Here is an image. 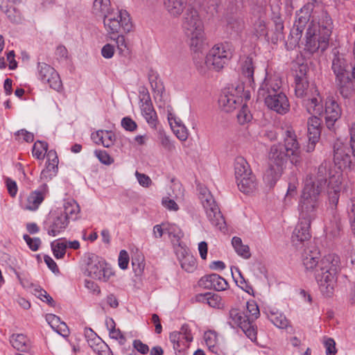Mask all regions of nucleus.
Listing matches in <instances>:
<instances>
[{"instance_id": "nucleus-1", "label": "nucleus", "mask_w": 355, "mask_h": 355, "mask_svg": "<svg viewBox=\"0 0 355 355\" xmlns=\"http://www.w3.org/2000/svg\"><path fill=\"white\" fill-rule=\"evenodd\" d=\"M327 183L329 204L336 207L341 191V173L330 171L324 162L318 166L315 175L306 177L297 206L300 220L312 222L317 218L321 193Z\"/></svg>"}, {"instance_id": "nucleus-2", "label": "nucleus", "mask_w": 355, "mask_h": 355, "mask_svg": "<svg viewBox=\"0 0 355 355\" xmlns=\"http://www.w3.org/2000/svg\"><path fill=\"white\" fill-rule=\"evenodd\" d=\"M318 250L305 249L302 262L306 271L314 272L315 279L321 292L329 296L332 294L336 283L337 275L340 270V257L329 254L319 261Z\"/></svg>"}, {"instance_id": "nucleus-3", "label": "nucleus", "mask_w": 355, "mask_h": 355, "mask_svg": "<svg viewBox=\"0 0 355 355\" xmlns=\"http://www.w3.org/2000/svg\"><path fill=\"white\" fill-rule=\"evenodd\" d=\"M310 17L309 6H305L297 12L294 26L290 32L291 42L294 44H298L306 28L305 49L311 53L319 49L322 52L327 49L329 40L317 33L318 27L314 24V19L310 21Z\"/></svg>"}, {"instance_id": "nucleus-4", "label": "nucleus", "mask_w": 355, "mask_h": 355, "mask_svg": "<svg viewBox=\"0 0 355 355\" xmlns=\"http://www.w3.org/2000/svg\"><path fill=\"white\" fill-rule=\"evenodd\" d=\"M200 51L194 52L193 62L197 70L201 74H207L209 70L219 71L232 59L234 53L233 46L228 42H221L214 45L206 56Z\"/></svg>"}, {"instance_id": "nucleus-5", "label": "nucleus", "mask_w": 355, "mask_h": 355, "mask_svg": "<svg viewBox=\"0 0 355 355\" xmlns=\"http://www.w3.org/2000/svg\"><path fill=\"white\" fill-rule=\"evenodd\" d=\"M110 0H94L92 12L103 17V24L107 34L130 32L132 24L130 15L126 10H121L116 14L112 13Z\"/></svg>"}, {"instance_id": "nucleus-6", "label": "nucleus", "mask_w": 355, "mask_h": 355, "mask_svg": "<svg viewBox=\"0 0 355 355\" xmlns=\"http://www.w3.org/2000/svg\"><path fill=\"white\" fill-rule=\"evenodd\" d=\"M182 28L189 40V45L193 52L204 49L205 44V28L202 19L193 7H189L182 19Z\"/></svg>"}, {"instance_id": "nucleus-7", "label": "nucleus", "mask_w": 355, "mask_h": 355, "mask_svg": "<svg viewBox=\"0 0 355 355\" xmlns=\"http://www.w3.org/2000/svg\"><path fill=\"white\" fill-rule=\"evenodd\" d=\"M295 92L297 97L304 98L303 105L306 111L311 114H321L323 113L322 97L314 85H309L305 73L300 70V75L295 76Z\"/></svg>"}, {"instance_id": "nucleus-8", "label": "nucleus", "mask_w": 355, "mask_h": 355, "mask_svg": "<svg viewBox=\"0 0 355 355\" xmlns=\"http://www.w3.org/2000/svg\"><path fill=\"white\" fill-rule=\"evenodd\" d=\"M289 155L284 151L283 144H277L270 147L268 154V168L263 179L270 186H273L281 177Z\"/></svg>"}, {"instance_id": "nucleus-9", "label": "nucleus", "mask_w": 355, "mask_h": 355, "mask_svg": "<svg viewBox=\"0 0 355 355\" xmlns=\"http://www.w3.org/2000/svg\"><path fill=\"white\" fill-rule=\"evenodd\" d=\"M199 198L211 223L220 231L226 230V223L212 194L205 187H198Z\"/></svg>"}, {"instance_id": "nucleus-10", "label": "nucleus", "mask_w": 355, "mask_h": 355, "mask_svg": "<svg viewBox=\"0 0 355 355\" xmlns=\"http://www.w3.org/2000/svg\"><path fill=\"white\" fill-rule=\"evenodd\" d=\"M333 160L335 167H332L330 162L324 161L321 164H328V168L332 171H340L341 173V180L343 179V170L351 169L352 157L349 155V150L347 146L340 141H336L333 146Z\"/></svg>"}, {"instance_id": "nucleus-11", "label": "nucleus", "mask_w": 355, "mask_h": 355, "mask_svg": "<svg viewBox=\"0 0 355 355\" xmlns=\"http://www.w3.org/2000/svg\"><path fill=\"white\" fill-rule=\"evenodd\" d=\"M37 75L41 82L48 84L54 90L59 91L62 89V84L60 76L51 65L45 62H38Z\"/></svg>"}, {"instance_id": "nucleus-12", "label": "nucleus", "mask_w": 355, "mask_h": 355, "mask_svg": "<svg viewBox=\"0 0 355 355\" xmlns=\"http://www.w3.org/2000/svg\"><path fill=\"white\" fill-rule=\"evenodd\" d=\"M103 259L92 254L88 257L87 271L88 275L95 279L106 282L110 278L112 272L106 268Z\"/></svg>"}, {"instance_id": "nucleus-13", "label": "nucleus", "mask_w": 355, "mask_h": 355, "mask_svg": "<svg viewBox=\"0 0 355 355\" xmlns=\"http://www.w3.org/2000/svg\"><path fill=\"white\" fill-rule=\"evenodd\" d=\"M170 341L177 352L181 353L189 347L193 336L188 324H183L179 331H173L169 335Z\"/></svg>"}, {"instance_id": "nucleus-14", "label": "nucleus", "mask_w": 355, "mask_h": 355, "mask_svg": "<svg viewBox=\"0 0 355 355\" xmlns=\"http://www.w3.org/2000/svg\"><path fill=\"white\" fill-rule=\"evenodd\" d=\"M283 146L285 153L289 155L291 162L295 165L300 164L301 162L300 144L297 140L295 133L292 130H287L285 132Z\"/></svg>"}, {"instance_id": "nucleus-15", "label": "nucleus", "mask_w": 355, "mask_h": 355, "mask_svg": "<svg viewBox=\"0 0 355 355\" xmlns=\"http://www.w3.org/2000/svg\"><path fill=\"white\" fill-rule=\"evenodd\" d=\"M282 81L277 75L266 74L258 90V98L264 99L269 95L281 92Z\"/></svg>"}, {"instance_id": "nucleus-16", "label": "nucleus", "mask_w": 355, "mask_h": 355, "mask_svg": "<svg viewBox=\"0 0 355 355\" xmlns=\"http://www.w3.org/2000/svg\"><path fill=\"white\" fill-rule=\"evenodd\" d=\"M263 100L269 109L278 114H284L289 111L288 99L282 91L275 94L269 95Z\"/></svg>"}, {"instance_id": "nucleus-17", "label": "nucleus", "mask_w": 355, "mask_h": 355, "mask_svg": "<svg viewBox=\"0 0 355 355\" xmlns=\"http://www.w3.org/2000/svg\"><path fill=\"white\" fill-rule=\"evenodd\" d=\"M312 222L306 220H300L292 234V243L296 247L299 248L304 245V242L308 241L311 238L310 227Z\"/></svg>"}, {"instance_id": "nucleus-18", "label": "nucleus", "mask_w": 355, "mask_h": 355, "mask_svg": "<svg viewBox=\"0 0 355 355\" xmlns=\"http://www.w3.org/2000/svg\"><path fill=\"white\" fill-rule=\"evenodd\" d=\"M87 343L93 351L98 355H113L108 345L92 329H85Z\"/></svg>"}, {"instance_id": "nucleus-19", "label": "nucleus", "mask_w": 355, "mask_h": 355, "mask_svg": "<svg viewBox=\"0 0 355 355\" xmlns=\"http://www.w3.org/2000/svg\"><path fill=\"white\" fill-rule=\"evenodd\" d=\"M341 116V109L333 98H327L325 103L324 117L327 127L331 130Z\"/></svg>"}, {"instance_id": "nucleus-20", "label": "nucleus", "mask_w": 355, "mask_h": 355, "mask_svg": "<svg viewBox=\"0 0 355 355\" xmlns=\"http://www.w3.org/2000/svg\"><path fill=\"white\" fill-rule=\"evenodd\" d=\"M199 286L207 289L225 291L228 286L227 281L217 274L205 275L199 280Z\"/></svg>"}, {"instance_id": "nucleus-21", "label": "nucleus", "mask_w": 355, "mask_h": 355, "mask_svg": "<svg viewBox=\"0 0 355 355\" xmlns=\"http://www.w3.org/2000/svg\"><path fill=\"white\" fill-rule=\"evenodd\" d=\"M49 192L46 183L42 184L37 190L33 191L27 198V204L25 209L35 211L38 209Z\"/></svg>"}, {"instance_id": "nucleus-22", "label": "nucleus", "mask_w": 355, "mask_h": 355, "mask_svg": "<svg viewBox=\"0 0 355 355\" xmlns=\"http://www.w3.org/2000/svg\"><path fill=\"white\" fill-rule=\"evenodd\" d=\"M336 207L331 206L332 212L329 221L325 225V232L328 236L336 238L340 236L343 224L340 214L336 211Z\"/></svg>"}, {"instance_id": "nucleus-23", "label": "nucleus", "mask_w": 355, "mask_h": 355, "mask_svg": "<svg viewBox=\"0 0 355 355\" xmlns=\"http://www.w3.org/2000/svg\"><path fill=\"white\" fill-rule=\"evenodd\" d=\"M241 97L235 95L230 89H224L218 99L220 107L226 112L234 110L238 104L240 103Z\"/></svg>"}, {"instance_id": "nucleus-24", "label": "nucleus", "mask_w": 355, "mask_h": 355, "mask_svg": "<svg viewBox=\"0 0 355 355\" xmlns=\"http://www.w3.org/2000/svg\"><path fill=\"white\" fill-rule=\"evenodd\" d=\"M188 0H163V6L172 18H179L187 8Z\"/></svg>"}, {"instance_id": "nucleus-25", "label": "nucleus", "mask_w": 355, "mask_h": 355, "mask_svg": "<svg viewBox=\"0 0 355 355\" xmlns=\"http://www.w3.org/2000/svg\"><path fill=\"white\" fill-rule=\"evenodd\" d=\"M241 71L242 76L245 78L244 83L254 88V65L252 57L245 56L241 58Z\"/></svg>"}, {"instance_id": "nucleus-26", "label": "nucleus", "mask_w": 355, "mask_h": 355, "mask_svg": "<svg viewBox=\"0 0 355 355\" xmlns=\"http://www.w3.org/2000/svg\"><path fill=\"white\" fill-rule=\"evenodd\" d=\"M338 91L345 98H349L355 94V81L349 75L336 79Z\"/></svg>"}, {"instance_id": "nucleus-27", "label": "nucleus", "mask_w": 355, "mask_h": 355, "mask_svg": "<svg viewBox=\"0 0 355 355\" xmlns=\"http://www.w3.org/2000/svg\"><path fill=\"white\" fill-rule=\"evenodd\" d=\"M314 24L318 27L317 33L329 40L333 29V23L330 16L326 12H322L318 21L315 22L314 21Z\"/></svg>"}, {"instance_id": "nucleus-28", "label": "nucleus", "mask_w": 355, "mask_h": 355, "mask_svg": "<svg viewBox=\"0 0 355 355\" xmlns=\"http://www.w3.org/2000/svg\"><path fill=\"white\" fill-rule=\"evenodd\" d=\"M141 111L148 125L152 128H155L157 122V116L149 97H148L145 101L141 102Z\"/></svg>"}, {"instance_id": "nucleus-29", "label": "nucleus", "mask_w": 355, "mask_h": 355, "mask_svg": "<svg viewBox=\"0 0 355 355\" xmlns=\"http://www.w3.org/2000/svg\"><path fill=\"white\" fill-rule=\"evenodd\" d=\"M69 220L66 218V216H62L58 214L53 218L52 222L47 229L48 234L51 236H56L63 232L68 226Z\"/></svg>"}, {"instance_id": "nucleus-30", "label": "nucleus", "mask_w": 355, "mask_h": 355, "mask_svg": "<svg viewBox=\"0 0 355 355\" xmlns=\"http://www.w3.org/2000/svg\"><path fill=\"white\" fill-rule=\"evenodd\" d=\"M196 300L215 309H220L223 306L221 297L214 293L208 292L198 294L196 295Z\"/></svg>"}, {"instance_id": "nucleus-31", "label": "nucleus", "mask_w": 355, "mask_h": 355, "mask_svg": "<svg viewBox=\"0 0 355 355\" xmlns=\"http://www.w3.org/2000/svg\"><path fill=\"white\" fill-rule=\"evenodd\" d=\"M236 182L240 191L245 193L253 192L257 185L256 178L252 173L236 180Z\"/></svg>"}, {"instance_id": "nucleus-32", "label": "nucleus", "mask_w": 355, "mask_h": 355, "mask_svg": "<svg viewBox=\"0 0 355 355\" xmlns=\"http://www.w3.org/2000/svg\"><path fill=\"white\" fill-rule=\"evenodd\" d=\"M250 320L249 318L238 309H232L229 313L228 323L232 327L243 326Z\"/></svg>"}, {"instance_id": "nucleus-33", "label": "nucleus", "mask_w": 355, "mask_h": 355, "mask_svg": "<svg viewBox=\"0 0 355 355\" xmlns=\"http://www.w3.org/2000/svg\"><path fill=\"white\" fill-rule=\"evenodd\" d=\"M267 317L269 320L278 328L285 329L289 324V321L286 316L275 309H271L268 311Z\"/></svg>"}, {"instance_id": "nucleus-34", "label": "nucleus", "mask_w": 355, "mask_h": 355, "mask_svg": "<svg viewBox=\"0 0 355 355\" xmlns=\"http://www.w3.org/2000/svg\"><path fill=\"white\" fill-rule=\"evenodd\" d=\"M347 67L346 61L343 55H335L332 61L331 68L336 79L349 75Z\"/></svg>"}, {"instance_id": "nucleus-35", "label": "nucleus", "mask_w": 355, "mask_h": 355, "mask_svg": "<svg viewBox=\"0 0 355 355\" xmlns=\"http://www.w3.org/2000/svg\"><path fill=\"white\" fill-rule=\"evenodd\" d=\"M234 171L236 180H239L242 177L251 175L252 171L247 161L242 157H238L234 162Z\"/></svg>"}, {"instance_id": "nucleus-36", "label": "nucleus", "mask_w": 355, "mask_h": 355, "mask_svg": "<svg viewBox=\"0 0 355 355\" xmlns=\"http://www.w3.org/2000/svg\"><path fill=\"white\" fill-rule=\"evenodd\" d=\"M10 342L15 349L21 352H26L30 347L28 339L22 334L12 335Z\"/></svg>"}, {"instance_id": "nucleus-37", "label": "nucleus", "mask_w": 355, "mask_h": 355, "mask_svg": "<svg viewBox=\"0 0 355 355\" xmlns=\"http://www.w3.org/2000/svg\"><path fill=\"white\" fill-rule=\"evenodd\" d=\"M80 212L78 204L73 200H68L64 204V211L60 213L62 216H66V218L76 220Z\"/></svg>"}, {"instance_id": "nucleus-38", "label": "nucleus", "mask_w": 355, "mask_h": 355, "mask_svg": "<svg viewBox=\"0 0 355 355\" xmlns=\"http://www.w3.org/2000/svg\"><path fill=\"white\" fill-rule=\"evenodd\" d=\"M232 244L236 252L244 259H249L251 256L248 245H243L241 238L234 236L232 239Z\"/></svg>"}, {"instance_id": "nucleus-39", "label": "nucleus", "mask_w": 355, "mask_h": 355, "mask_svg": "<svg viewBox=\"0 0 355 355\" xmlns=\"http://www.w3.org/2000/svg\"><path fill=\"white\" fill-rule=\"evenodd\" d=\"M165 232L171 238V242L174 245H179L180 239L184 236L181 229L175 224H167L165 227Z\"/></svg>"}, {"instance_id": "nucleus-40", "label": "nucleus", "mask_w": 355, "mask_h": 355, "mask_svg": "<svg viewBox=\"0 0 355 355\" xmlns=\"http://www.w3.org/2000/svg\"><path fill=\"white\" fill-rule=\"evenodd\" d=\"M181 267L187 272H193L197 267L196 258L190 254H185L180 259Z\"/></svg>"}, {"instance_id": "nucleus-41", "label": "nucleus", "mask_w": 355, "mask_h": 355, "mask_svg": "<svg viewBox=\"0 0 355 355\" xmlns=\"http://www.w3.org/2000/svg\"><path fill=\"white\" fill-rule=\"evenodd\" d=\"M309 143L306 146L307 152H312L315 149L316 143L320 136V128H307Z\"/></svg>"}, {"instance_id": "nucleus-42", "label": "nucleus", "mask_w": 355, "mask_h": 355, "mask_svg": "<svg viewBox=\"0 0 355 355\" xmlns=\"http://www.w3.org/2000/svg\"><path fill=\"white\" fill-rule=\"evenodd\" d=\"M96 135L104 147L110 148L114 144L115 136L112 132L107 130H98L96 132Z\"/></svg>"}, {"instance_id": "nucleus-43", "label": "nucleus", "mask_w": 355, "mask_h": 355, "mask_svg": "<svg viewBox=\"0 0 355 355\" xmlns=\"http://www.w3.org/2000/svg\"><path fill=\"white\" fill-rule=\"evenodd\" d=\"M227 28L228 30L236 33H241L245 28V23L240 17H231L227 20Z\"/></svg>"}, {"instance_id": "nucleus-44", "label": "nucleus", "mask_w": 355, "mask_h": 355, "mask_svg": "<svg viewBox=\"0 0 355 355\" xmlns=\"http://www.w3.org/2000/svg\"><path fill=\"white\" fill-rule=\"evenodd\" d=\"M127 32H123V31L121 33H116L114 34H109L110 38L116 42L117 49L119 52L123 53L125 51H128V44L125 41V37L123 36V33H126Z\"/></svg>"}, {"instance_id": "nucleus-45", "label": "nucleus", "mask_w": 355, "mask_h": 355, "mask_svg": "<svg viewBox=\"0 0 355 355\" xmlns=\"http://www.w3.org/2000/svg\"><path fill=\"white\" fill-rule=\"evenodd\" d=\"M51 246L54 257L56 259H61L66 253V249L67 248V241H60L57 243H55V241H53Z\"/></svg>"}, {"instance_id": "nucleus-46", "label": "nucleus", "mask_w": 355, "mask_h": 355, "mask_svg": "<svg viewBox=\"0 0 355 355\" xmlns=\"http://www.w3.org/2000/svg\"><path fill=\"white\" fill-rule=\"evenodd\" d=\"M48 149V144L44 141H37L33 147L32 153L33 157L38 159H42L44 157V155Z\"/></svg>"}, {"instance_id": "nucleus-47", "label": "nucleus", "mask_w": 355, "mask_h": 355, "mask_svg": "<svg viewBox=\"0 0 355 355\" xmlns=\"http://www.w3.org/2000/svg\"><path fill=\"white\" fill-rule=\"evenodd\" d=\"M204 339L209 349L212 352H216V345L217 343V335L215 331H208L204 334Z\"/></svg>"}, {"instance_id": "nucleus-48", "label": "nucleus", "mask_w": 355, "mask_h": 355, "mask_svg": "<svg viewBox=\"0 0 355 355\" xmlns=\"http://www.w3.org/2000/svg\"><path fill=\"white\" fill-rule=\"evenodd\" d=\"M169 123L172 128V130L176 137L182 141H184L188 138V131L184 125H178L177 126H173L171 119H169Z\"/></svg>"}, {"instance_id": "nucleus-49", "label": "nucleus", "mask_w": 355, "mask_h": 355, "mask_svg": "<svg viewBox=\"0 0 355 355\" xmlns=\"http://www.w3.org/2000/svg\"><path fill=\"white\" fill-rule=\"evenodd\" d=\"M241 329L250 340L252 342L257 340V330L250 320L244 323L243 326H241Z\"/></svg>"}, {"instance_id": "nucleus-50", "label": "nucleus", "mask_w": 355, "mask_h": 355, "mask_svg": "<svg viewBox=\"0 0 355 355\" xmlns=\"http://www.w3.org/2000/svg\"><path fill=\"white\" fill-rule=\"evenodd\" d=\"M34 295L40 298L42 301L46 302L48 304L53 306L54 301L53 298L47 293V292L40 288L35 286L33 290Z\"/></svg>"}, {"instance_id": "nucleus-51", "label": "nucleus", "mask_w": 355, "mask_h": 355, "mask_svg": "<svg viewBox=\"0 0 355 355\" xmlns=\"http://www.w3.org/2000/svg\"><path fill=\"white\" fill-rule=\"evenodd\" d=\"M254 31L257 37L266 36L268 31L266 21L259 19L254 24Z\"/></svg>"}, {"instance_id": "nucleus-52", "label": "nucleus", "mask_w": 355, "mask_h": 355, "mask_svg": "<svg viewBox=\"0 0 355 355\" xmlns=\"http://www.w3.org/2000/svg\"><path fill=\"white\" fill-rule=\"evenodd\" d=\"M237 119L241 124H244L249 122L252 119V114H250L247 105H243L237 114Z\"/></svg>"}, {"instance_id": "nucleus-53", "label": "nucleus", "mask_w": 355, "mask_h": 355, "mask_svg": "<svg viewBox=\"0 0 355 355\" xmlns=\"http://www.w3.org/2000/svg\"><path fill=\"white\" fill-rule=\"evenodd\" d=\"M236 272H238V274L239 275V280H236V282L238 284V286L241 288H242L243 291H245L246 293H248L249 294L252 293H253V288L251 286V285H250L246 282V280L245 279V278L242 275L241 272L240 271V270L238 268H236Z\"/></svg>"}, {"instance_id": "nucleus-54", "label": "nucleus", "mask_w": 355, "mask_h": 355, "mask_svg": "<svg viewBox=\"0 0 355 355\" xmlns=\"http://www.w3.org/2000/svg\"><path fill=\"white\" fill-rule=\"evenodd\" d=\"M95 155L103 164L110 165L114 162V159L105 150H95Z\"/></svg>"}, {"instance_id": "nucleus-55", "label": "nucleus", "mask_w": 355, "mask_h": 355, "mask_svg": "<svg viewBox=\"0 0 355 355\" xmlns=\"http://www.w3.org/2000/svg\"><path fill=\"white\" fill-rule=\"evenodd\" d=\"M23 238L31 250L37 251L39 249L42 243L40 238H31L27 234H24Z\"/></svg>"}, {"instance_id": "nucleus-56", "label": "nucleus", "mask_w": 355, "mask_h": 355, "mask_svg": "<svg viewBox=\"0 0 355 355\" xmlns=\"http://www.w3.org/2000/svg\"><path fill=\"white\" fill-rule=\"evenodd\" d=\"M323 344L326 349L327 355H335L336 354V343L334 339L331 338H324Z\"/></svg>"}, {"instance_id": "nucleus-57", "label": "nucleus", "mask_w": 355, "mask_h": 355, "mask_svg": "<svg viewBox=\"0 0 355 355\" xmlns=\"http://www.w3.org/2000/svg\"><path fill=\"white\" fill-rule=\"evenodd\" d=\"M121 126L128 131L133 132L137 128V125L130 117L126 116L121 120Z\"/></svg>"}, {"instance_id": "nucleus-58", "label": "nucleus", "mask_w": 355, "mask_h": 355, "mask_svg": "<svg viewBox=\"0 0 355 355\" xmlns=\"http://www.w3.org/2000/svg\"><path fill=\"white\" fill-rule=\"evenodd\" d=\"M16 139L20 140L21 138L26 142H32L34 139V135L32 132H30L25 129L18 130L15 133Z\"/></svg>"}, {"instance_id": "nucleus-59", "label": "nucleus", "mask_w": 355, "mask_h": 355, "mask_svg": "<svg viewBox=\"0 0 355 355\" xmlns=\"http://www.w3.org/2000/svg\"><path fill=\"white\" fill-rule=\"evenodd\" d=\"M273 22L275 24V32L277 37H281V36L283 35V31L284 28L283 20L280 16H275L273 18Z\"/></svg>"}, {"instance_id": "nucleus-60", "label": "nucleus", "mask_w": 355, "mask_h": 355, "mask_svg": "<svg viewBox=\"0 0 355 355\" xmlns=\"http://www.w3.org/2000/svg\"><path fill=\"white\" fill-rule=\"evenodd\" d=\"M128 263H129V255H128V252L124 250H121V252L119 253V267L123 270L126 269L128 268Z\"/></svg>"}, {"instance_id": "nucleus-61", "label": "nucleus", "mask_w": 355, "mask_h": 355, "mask_svg": "<svg viewBox=\"0 0 355 355\" xmlns=\"http://www.w3.org/2000/svg\"><path fill=\"white\" fill-rule=\"evenodd\" d=\"M110 336L112 339L119 340L120 345H123L125 344L126 339L119 329H114L110 330Z\"/></svg>"}, {"instance_id": "nucleus-62", "label": "nucleus", "mask_w": 355, "mask_h": 355, "mask_svg": "<svg viewBox=\"0 0 355 355\" xmlns=\"http://www.w3.org/2000/svg\"><path fill=\"white\" fill-rule=\"evenodd\" d=\"M135 175L140 185L144 187H148L152 184L151 179L146 174L136 171Z\"/></svg>"}, {"instance_id": "nucleus-63", "label": "nucleus", "mask_w": 355, "mask_h": 355, "mask_svg": "<svg viewBox=\"0 0 355 355\" xmlns=\"http://www.w3.org/2000/svg\"><path fill=\"white\" fill-rule=\"evenodd\" d=\"M162 205L169 211H176L179 209L178 204L169 198H164L162 201Z\"/></svg>"}, {"instance_id": "nucleus-64", "label": "nucleus", "mask_w": 355, "mask_h": 355, "mask_svg": "<svg viewBox=\"0 0 355 355\" xmlns=\"http://www.w3.org/2000/svg\"><path fill=\"white\" fill-rule=\"evenodd\" d=\"M132 345L137 352L142 354H146L149 352L148 346L143 343L140 340H135Z\"/></svg>"}]
</instances>
